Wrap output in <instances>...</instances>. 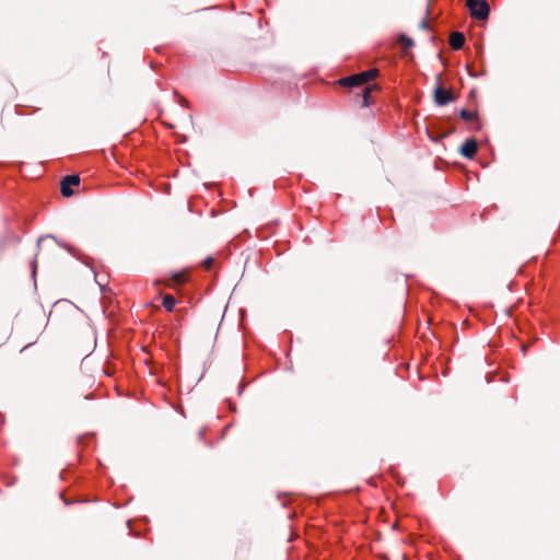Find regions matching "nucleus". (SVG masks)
<instances>
[{
	"label": "nucleus",
	"instance_id": "nucleus-1",
	"mask_svg": "<svg viewBox=\"0 0 560 560\" xmlns=\"http://www.w3.org/2000/svg\"><path fill=\"white\" fill-rule=\"evenodd\" d=\"M377 73L378 72L376 69H370L366 71L343 78L339 81V83L342 86H349V88L360 86V85H363V84L370 82L374 78H376Z\"/></svg>",
	"mask_w": 560,
	"mask_h": 560
},
{
	"label": "nucleus",
	"instance_id": "nucleus-2",
	"mask_svg": "<svg viewBox=\"0 0 560 560\" xmlns=\"http://www.w3.org/2000/svg\"><path fill=\"white\" fill-rule=\"evenodd\" d=\"M470 15L477 20H486L489 16L490 7L487 0H467Z\"/></svg>",
	"mask_w": 560,
	"mask_h": 560
},
{
	"label": "nucleus",
	"instance_id": "nucleus-3",
	"mask_svg": "<svg viewBox=\"0 0 560 560\" xmlns=\"http://www.w3.org/2000/svg\"><path fill=\"white\" fill-rule=\"evenodd\" d=\"M80 184V177L78 175H67L61 180V194L65 197L72 196L73 191L71 189L72 186H77Z\"/></svg>",
	"mask_w": 560,
	"mask_h": 560
},
{
	"label": "nucleus",
	"instance_id": "nucleus-4",
	"mask_svg": "<svg viewBox=\"0 0 560 560\" xmlns=\"http://www.w3.org/2000/svg\"><path fill=\"white\" fill-rule=\"evenodd\" d=\"M453 100V95L450 91L443 86H438L434 91V101L438 105L443 106L448 104Z\"/></svg>",
	"mask_w": 560,
	"mask_h": 560
},
{
	"label": "nucleus",
	"instance_id": "nucleus-5",
	"mask_svg": "<svg viewBox=\"0 0 560 560\" xmlns=\"http://www.w3.org/2000/svg\"><path fill=\"white\" fill-rule=\"evenodd\" d=\"M477 142L474 139H467L460 147V153L467 159H472L477 152Z\"/></svg>",
	"mask_w": 560,
	"mask_h": 560
},
{
	"label": "nucleus",
	"instance_id": "nucleus-6",
	"mask_svg": "<svg viewBox=\"0 0 560 560\" xmlns=\"http://www.w3.org/2000/svg\"><path fill=\"white\" fill-rule=\"evenodd\" d=\"M163 282L166 287H171V288L180 285L184 282H186V273H185V271L173 272L170 276V278H166L165 280H163Z\"/></svg>",
	"mask_w": 560,
	"mask_h": 560
},
{
	"label": "nucleus",
	"instance_id": "nucleus-7",
	"mask_svg": "<svg viewBox=\"0 0 560 560\" xmlns=\"http://www.w3.org/2000/svg\"><path fill=\"white\" fill-rule=\"evenodd\" d=\"M465 44V36L460 32H453L450 36V45L453 49L458 50Z\"/></svg>",
	"mask_w": 560,
	"mask_h": 560
},
{
	"label": "nucleus",
	"instance_id": "nucleus-8",
	"mask_svg": "<svg viewBox=\"0 0 560 560\" xmlns=\"http://www.w3.org/2000/svg\"><path fill=\"white\" fill-rule=\"evenodd\" d=\"M375 89V84L364 86L362 92L363 106L368 107L371 105V92Z\"/></svg>",
	"mask_w": 560,
	"mask_h": 560
},
{
	"label": "nucleus",
	"instance_id": "nucleus-9",
	"mask_svg": "<svg viewBox=\"0 0 560 560\" xmlns=\"http://www.w3.org/2000/svg\"><path fill=\"white\" fill-rule=\"evenodd\" d=\"M162 304L167 312H173L176 304V300L173 295L166 294L163 296Z\"/></svg>",
	"mask_w": 560,
	"mask_h": 560
},
{
	"label": "nucleus",
	"instance_id": "nucleus-10",
	"mask_svg": "<svg viewBox=\"0 0 560 560\" xmlns=\"http://www.w3.org/2000/svg\"><path fill=\"white\" fill-rule=\"evenodd\" d=\"M459 117L465 121H472L477 118V114L475 112L462 109L459 112Z\"/></svg>",
	"mask_w": 560,
	"mask_h": 560
},
{
	"label": "nucleus",
	"instance_id": "nucleus-11",
	"mask_svg": "<svg viewBox=\"0 0 560 560\" xmlns=\"http://www.w3.org/2000/svg\"><path fill=\"white\" fill-rule=\"evenodd\" d=\"M398 42L406 49L413 45V40L404 34L399 36Z\"/></svg>",
	"mask_w": 560,
	"mask_h": 560
},
{
	"label": "nucleus",
	"instance_id": "nucleus-12",
	"mask_svg": "<svg viewBox=\"0 0 560 560\" xmlns=\"http://www.w3.org/2000/svg\"><path fill=\"white\" fill-rule=\"evenodd\" d=\"M213 258L211 257H208L205 261H203V266L207 270H210L212 265H213Z\"/></svg>",
	"mask_w": 560,
	"mask_h": 560
},
{
	"label": "nucleus",
	"instance_id": "nucleus-13",
	"mask_svg": "<svg viewBox=\"0 0 560 560\" xmlns=\"http://www.w3.org/2000/svg\"><path fill=\"white\" fill-rule=\"evenodd\" d=\"M36 268H37V266H36V261H33V262H32V275H33V277H35Z\"/></svg>",
	"mask_w": 560,
	"mask_h": 560
},
{
	"label": "nucleus",
	"instance_id": "nucleus-14",
	"mask_svg": "<svg viewBox=\"0 0 560 560\" xmlns=\"http://www.w3.org/2000/svg\"><path fill=\"white\" fill-rule=\"evenodd\" d=\"M49 236H45V237H40L37 242V245L40 246L43 242H45L46 240H48Z\"/></svg>",
	"mask_w": 560,
	"mask_h": 560
}]
</instances>
